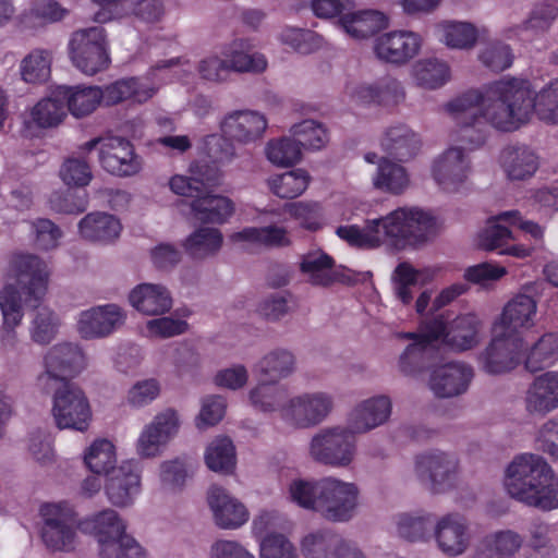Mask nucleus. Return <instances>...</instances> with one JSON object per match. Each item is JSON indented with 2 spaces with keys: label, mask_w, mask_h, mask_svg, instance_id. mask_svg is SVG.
Here are the masks:
<instances>
[{
  "label": "nucleus",
  "mask_w": 558,
  "mask_h": 558,
  "mask_svg": "<svg viewBox=\"0 0 558 558\" xmlns=\"http://www.w3.org/2000/svg\"><path fill=\"white\" fill-rule=\"evenodd\" d=\"M489 108L494 123L501 131H513L527 122L533 110L542 120L558 123V78L534 95L526 80H499L492 88Z\"/></svg>",
  "instance_id": "1"
},
{
  "label": "nucleus",
  "mask_w": 558,
  "mask_h": 558,
  "mask_svg": "<svg viewBox=\"0 0 558 558\" xmlns=\"http://www.w3.org/2000/svg\"><path fill=\"white\" fill-rule=\"evenodd\" d=\"M435 218L418 208H398L386 217L367 220L363 228L340 226L336 233L357 247H377L387 239L421 243L436 234Z\"/></svg>",
  "instance_id": "2"
},
{
  "label": "nucleus",
  "mask_w": 558,
  "mask_h": 558,
  "mask_svg": "<svg viewBox=\"0 0 558 558\" xmlns=\"http://www.w3.org/2000/svg\"><path fill=\"white\" fill-rule=\"evenodd\" d=\"M505 486L512 498L544 511L558 508V482L546 460L534 453L518 456L507 469Z\"/></svg>",
  "instance_id": "3"
},
{
  "label": "nucleus",
  "mask_w": 558,
  "mask_h": 558,
  "mask_svg": "<svg viewBox=\"0 0 558 558\" xmlns=\"http://www.w3.org/2000/svg\"><path fill=\"white\" fill-rule=\"evenodd\" d=\"M308 454L316 463L348 468L356 456L355 433L349 425L320 428L310 440Z\"/></svg>",
  "instance_id": "4"
},
{
  "label": "nucleus",
  "mask_w": 558,
  "mask_h": 558,
  "mask_svg": "<svg viewBox=\"0 0 558 558\" xmlns=\"http://www.w3.org/2000/svg\"><path fill=\"white\" fill-rule=\"evenodd\" d=\"M45 371L37 377V387L45 393L63 384H74L71 379L84 368L82 349L71 342L53 345L45 355Z\"/></svg>",
  "instance_id": "5"
},
{
  "label": "nucleus",
  "mask_w": 558,
  "mask_h": 558,
  "mask_svg": "<svg viewBox=\"0 0 558 558\" xmlns=\"http://www.w3.org/2000/svg\"><path fill=\"white\" fill-rule=\"evenodd\" d=\"M105 28L93 26L73 33L69 49L73 64L84 74L94 75L110 64Z\"/></svg>",
  "instance_id": "6"
},
{
  "label": "nucleus",
  "mask_w": 558,
  "mask_h": 558,
  "mask_svg": "<svg viewBox=\"0 0 558 558\" xmlns=\"http://www.w3.org/2000/svg\"><path fill=\"white\" fill-rule=\"evenodd\" d=\"M414 472L434 494H442L454 487L460 472V460L453 452L433 449L417 454Z\"/></svg>",
  "instance_id": "7"
},
{
  "label": "nucleus",
  "mask_w": 558,
  "mask_h": 558,
  "mask_svg": "<svg viewBox=\"0 0 558 558\" xmlns=\"http://www.w3.org/2000/svg\"><path fill=\"white\" fill-rule=\"evenodd\" d=\"M427 337L442 343L457 352L473 349L480 343L482 320L472 313L459 315L449 323L439 315L425 322Z\"/></svg>",
  "instance_id": "8"
},
{
  "label": "nucleus",
  "mask_w": 558,
  "mask_h": 558,
  "mask_svg": "<svg viewBox=\"0 0 558 558\" xmlns=\"http://www.w3.org/2000/svg\"><path fill=\"white\" fill-rule=\"evenodd\" d=\"M52 416L60 429L84 432L92 420V409L85 392L76 384L53 388Z\"/></svg>",
  "instance_id": "9"
},
{
  "label": "nucleus",
  "mask_w": 558,
  "mask_h": 558,
  "mask_svg": "<svg viewBox=\"0 0 558 558\" xmlns=\"http://www.w3.org/2000/svg\"><path fill=\"white\" fill-rule=\"evenodd\" d=\"M40 536L45 545L52 550H73L77 520L72 507L66 502L46 504L40 507Z\"/></svg>",
  "instance_id": "10"
},
{
  "label": "nucleus",
  "mask_w": 558,
  "mask_h": 558,
  "mask_svg": "<svg viewBox=\"0 0 558 558\" xmlns=\"http://www.w3.org/2000/svg\"><path fill=\"white\" fill-rule=\"evenodd\" d=\"M98 148L99 162L110 174L131 177L140 172L141 158L135 154L133 144L120 136L96 137L86 142L81 149L89 153Z\"/></svg>",
  "instance_id": "11"
},
{
  "label": "nucleus",
  "mask_w": 558,
  "mask_h": 558,
  "mask_svg": "<svg viewBox=\"0 0 558 558\" xmlns=\"http://www.w3.org/2000/svg\"><path fill=\"white\" fill-rule=\"evenodd\" d=\"M359 487L333 476L323 477L318 514L330 522H348L359 504Z\"/></svg>",
  "instance_id": "12"
},
{
  "label": "nucleus",
  "mask_w": 558,
  "mask_h": 558,
  "mask_svg": "<svg viewBox=\"0 0 558 558\" xmlns=\"http://www.w3.org/2000/svg\"><path fill=\"white\" fill-rule=\"evenodd\" d=\"M525 341L521 335L496 329V335L480 354V362L488 374L500 375L517 368L523 360Z\"/></svg>",
  "instance_id": "13"
},
{
  "label": "nucleus",
  "mask_w": 558,
  "mask_h": 558,
  "mask_svg": "<svg viewBox=\"0 0 558 558\" xmlns=\"http://www.w3.org/2000/svg\"><path fill=\"white\" fill-rule=\"evenodd\" d=\"M333 410V398L323 391L291 398L281 409L286 422L295 428H312L323 423Z\"/></svg>",
  "instance_id": "14"
},
{
  "label": "nucleus",
  "mask_w": 558,
  "mask_h": 558,
  "mask_svg": "<svg viewBox=\"0 0 558 558\" xmlns=\"http://www.w3.org/2000/svg\"><path fill=\"white\" fill-rule=\"evenodd\" d=\"M8 277L15 281L21 291L34 299H43L48 289L49 270L37 255L14 253L8 265Z\"/></svg>",
  "instance_id": "15"
},
{
  "label": "nucleus",
  "mask_w": 558,
  "mask_h": 558,
  "mask_svg": "<svg viewBox=\"0 0 558 558\" xmlns=\"http://www.w3.org/2000/svg\"><path fill=\"white\" fill-rule=\"evenodd\" d=\"M126 320L125 311L114 303L83 311L76 330L85 340L102 339L121 329Z\"/></svg>",
  "instance_id": "16"
},
{
  "label": "nucleus",
  "mask_w": 558,
  "mask_h": 558,
  "mask_svg": "<svg viewBox=\"0 0 558 558\" xmlns=\"http://www.w3.org/2000/svg\"><path fill=\"white\" fill-rule=\"evenodd\" d=\"M498 83L494 82L489 84L485 93H481L477 89H470L460 96L456 97L446 105L447 111L454 120L457 126L473 124H483L484 120H487L496 129L500 130L492 120L489 114V108L495 100L489 98L492 88Z\"/></svg>",
  "instance_id": "17"
},
{
  "label": "nucleus",
  "mask_w": 558,
  "mask_h": 558,
  "mask_svg": "<svg viewBox=\"0 0 558 558\" xmlns=\"http://www.w3.org/2000/svg\"><path fill=\"white\" fill-rule=\"evenodd\" d=\"M433 536L438 549L448 557H458L470 546V524L461 514L451 512L434 523Z\"/></svg>",
  "instance_id": "18"
},
{
  "label": "nucleus",
  "mask_w": 558,
  "mask_h": 558,
  "mask_svg": "<svg viewBox=\"0 0 558 558\" xmlns=\"http://www.w3.org/2000/svg\"><path fill=\"white\" fill-rule=\"evenodd\" d=\"M523 407L529 416L537 418L558 409V372L536 376L524 391Z\"/></svg>",
  "instance_id": "19"
},
{
  "label": "nucleus",
  "mask_w": 558,
  "mask_h": 558,
  "mask_svg": "<svg viewBox=\"0 0 558 558\" xmlns=\"http://www.w3.org/2000/svg\"><path fill=\"white\" fill-rule=\"evenodd\" d=\"M421 48V38L409 31H392L374 40L376 57L385 62L404 64L414 58Z\"/></svg>",
  "instance_id": "20"
},
{
  "label": "nucleus",
  "mask_w": 558,
  "mask_h": 558,
  "mask_svg": "<svg viewBox=\"0 0 558 558\" xmlns=\"http://www.w3.org/2000/svg\"><path fill=\"white\" fill-rule=\"evenodd\" d=\"M470 172V158L461 147L448 148L433 167L434 178L445 191H456L466 181Z\"/></svg>",
  "instance_id": "21"
},
{
  "label": "nucleus",
  "mask_w": 558,
  "mask_h": 558,
  "mask_svg": "<svg viewBox=\"0 0 558 558\" xmlns=\"http://www.w3.org/2000/svg\"><path fill=\"white\" fill-rule=\"evenodd\" d=\"M537 316V300L526 293H518L504 306L497 328L521 335L522 330L532 328Z\"/></svg>",
  "instance_id": "22"
},
{
  "label": "nucleus",
  "mask_w": 558,
  "mask_h": 558,
  "mask_svg": "<svg viewBox=\"0 0 558 558\" xmlns=\"http://www.w3.org/2000/svg\"><path fill=\"white\" fill-rule=\"evenodd\" d=\"M473 369L464 363H448L433 371L429 387L439 398L464 393L473 378Z\"/></svg>",
  "instance_id": "23"
},
{
  "label": "nucleus",
  "mask_w": 558,
  "mask_h": 558,
  "mask_svg": "<svg viewBox=\"0 0 558 558\" xmlns=\"http://www.w3.org/2000/svg\"><path fill=\"white\" fill-rule=\"evenodd\" d=\"M207 500L215 523L221 529H238L248 520L246 507L221 487L211 486L208 490Z\"/></svg>",
  "instance_id": "24"
},
{
  "label": "nucleus",
  "mask_w": 558,
  "mask_h": 558,
  "mask_svg": "<svg viewBox=\"0 0 558 558\" xmlns=\"http://www.w3.org/2000/svg\"><path fill=\"white\" fill-rule=\"evenodd\" d=\"M267 129L266 118L252 110H239L225 117L222 133L236 142L248 144L262 138Z\"/></svg>",
  "instance_id": "25"
},
{
  "label": "nucleus",
  "mask_w": 558,
  "mask_h": 558,
  "mask_svg": "<svg viewBox=\"0 0 558 558\" xmlns=\"http://www.w3.org/2000/svg\"><path fill=\"white\" fill-rule=\"evenodd\" d=\"M179 429V417L174 410L167 409L155 416L154 421L143 430L137 445L142 457H155L159 447L165 445Z\"/></svg>",
  "instance_id": "26"
},
{
  "label": "nucleus",
  "mask_w": 558,
  "mask_h": 558,
  "mask_svg": "<svg viewBox=\"0 0 558 558\" xmlns=\"http://www.w3.org/2000/svg\"><path fill=\"white\" fill-rule=\"evenodd\" d=\"M407 339H413L414 342L409 344L399 357V369L408 376L415 375L426 369L436 353L435 339L427 337L425 323L423 324V333H404Z\"/></svg>",
  "instance_id": "27"
},
{
  "label": "nucleus",
  "mask_w": 558,
  "mask_h": 558,
  "mask_svg": "<svg viewBox=\"0 0 558 558\" xmlns=\"http://www.w3.org/2000/svg\"><path fill=\"white\" fill-rule=\"evenodd\" d=\"M391 407V401L386 396L367 399L353 409L348 425L355 434L369 432L389 418Z\"/></svg>",
  "instance_id": "28"
},
{
  "label": "nucleus",
  "mask_w": 558,
  "mask_h": 558,
  "mask_svg": "<svg viewBox=\"0 0 558 558\" xmlns=\"http://www.w3.org/2000/svg\"><path fill=\"white\" fill-rule=\"evenodd\" d=\"M129 300L145 315H162L172 307L171 294L162 284L141 283L131 291Z\"/></svg>",
  "instance_id": "29"
},
{
  "label": "nucleus",
  "mask_w": 558,
  "mask_h": 558,
  "mask_svg": "<svg viewBox=\"0 0 558 558\" xmlns=\"http://www.w3.org/2000/svg\"><path fill=\"white\" fill-rule=\"evenodd\" d=\"M106 476V494L111 504L118 507L129 505L140 488V476L133 465L124 462Z\"/></svg>",
  "instance_id": "30"
},
{
  "label": "nucleus",
  "mask_w": 558,
  "mask_h": 558,
  "mask_svg": "<svg viewBox=\"0 0 558 558\" xmlns=\"http://www.w3.org/2000/svg\"><path fill=\"white\" fill-rule=\"evenodd\" d=\"M344 32L355 39H366L387 27V16L377 10L345 11L339 19Z\"/></svg>",
  "instance_id": "31"
},
{
  "label": "nucleus",
  "mask_w": 558,
  "mask_h": 558,
  "mask_svg": "<svg viewBox=\"0 0 558 558\" xmlns=\"http://www.w3.org/2000/svg\"><path fill=\"white\" fill-rule=\"evenodd\" d=\"M522 536L512 530H500L481 538L475 550L477 558H512L522 547Z\"/></svg>",
  "instance_id": "32"
},
{
  "label": "nucleus",
  "mask_w": 558,
  "mask_h": 558,
  "mask_svg": "<svg viewBox=\"0 0 558 558\" xmlns=\"http://www.w3.org/2000/svg\"><path fill=\"white\" fill-rule=\"evenodd\" d=\"M381 147L391 158L404 162L417 154L420 140L408 125L396 124L386 130Z\"/></svg>",
  "instance_id": "33"
},
{
  "label": "nucleus",
  "mask_w": 558,
  "mask_h": 558,
  "mask_svg": "<svg viewBox=\"0 0 558 558\" xmlns=\"http://www.w3.org/2000/svg\"><path fill=\"white\" fill-rule=\"evenodd\" d=\"M500 165L510 180L531 178L538 168L537 156L524 145H509L501 150Z\"/></svg>",
  "instance_id": "34"
},
{
  "label": "nucleus",
  "mask_w": 558,
  "mask_h": 558,
  "mask_svg": "<svg viewBox=\"0 0 558 558\" xmlns=\"http://www.w3.org/2000/svg\"><path fill=\"white\" fill-rule=\"evenodd\" d=\"M234 213L233 202L207 192L191 203V215L201 223H223Z\"/></svg>",
  "instance_id": "35"
},
{
  "label": "nucleus",
  "mask_w": 558,
  "mask_h": 558,
  "mask_svg": "<svg viewBox=\"0 0 558 558\" xmlns=\"http://www.w3.org/2000/svg\"><path fill=\"white\" fill-rule=\"evenodd\" d=\"M296 369V356L284 348H276L260 357L256 364L257 374L267 381L279 383Z\"/></svg>",
  "instance_id": "36"
},
{
  "label": "nucleus",
  "mask_w": 558,
  "mask_h": 558,
  "mask_svg": "<svg viewBox=\"0 0 558 558\" xmlns=\"http://www.w3.org/2000/svg\"><path fill=\"white\" fill-rule=\"evenodd\" d=\"M223 244V235L217 228L199 227L183 242L185 253L193 260H205L216 256Z\"/></svg>",
  "instance_id": "37"
},
{
  "label": "nucleus",
  "mask_w": 558,
  "mask_h": 558,
  "mask_svg": "<svg viewBox=\"0 0 558 558\" xmlns=\"http://www.w3.org/2000/svg\"><path fill=\"white\" fill-rule=\"evenodd\" d=\"M83 238L94 242H110L117 239L121 231L120 221L112 215L92 213L78 223Z\"/></svg>",
  "instance_id": "38"
},
{
  "label": "nucleus",
  "mask_w": 558,
  "mask_h": 558,
  "mask_svg": "<svg viewBox=\"0 0 558 558\" xmlns=\"http://www.w3.org/2000/svg\"><path fill=\"white\" fill-rule=\"evenodd\" d=\"M59 94L66 102L69 111L76 118L90 114L101 102V88L98 86H59Z\"/></svg>",
  "instance_id": "39"
},
{
  "label": "nucleus",
  "mask_w": 558,
  "mask_h": 558,
  "mask_svg": "<svg viewBox=\"0 0 558 558\" xmlns=\"http://www.w3.org/2000/svg\"><path fill=\"white\" fill-rule=\"evenodd\" d=\"M231 241L248 242L267 248L286 247L291 244L287 229L277 225L244 228L233 233Z\"/></svg>",
  "instance_id": "40"
},
{
  "label": "nucleus",
  "mask_w": 558,
  "mask_h": 558,
  "mask_svg": "<svg viewBox=\"0 0 558 558\" xmlns=\"http://www.w3.org/2000/svg\"><path fill=\"white\" fill-rule=\"evenodd\" d=\"M332 267L333 259L322 251L303 255L300 264V269L308 276V281L314 286L322 287H327L338 280V275Z\"/></svg>",
  "instance_id": "41"
},
{
  "label": "nucleus",
  "mask_w": 558,
  "mask_h": 558,
  "mask_svg": "<svg viewBox=\"0 0 558 558\" xmlns=\"http://www.w3.org/2000/svg\"><path fill=\"white\" fill-rule=\"evenodd\" d=\"M558 354V335L545 333L523 353L524 368L536 373L548 366Z\"/></svg>",
  "instance_id": "42"
},
{
  "label": "nucleus",
  "mask_w": 558,
  "mask_h": 558,
  "mask_svg": "<svg viewBox=\"0 0 558 558\" xmlns=\"http://www.w3.org/2000/svg\"><path fill=\"white\" fill-rule=\"evenodd\" d=\"M253 45L247 39H236L231 46L229 53V71L235 72H263L266 70L267 61L264 54L251 52Z\"/></svg>",
  "instance_id": "43"
},
{
  "label": "nucleus",
  "mask_w": 558,
  "mask_h": 558,
  "mask_svg": "<svg viewBox=\"0 0 558 558\" xmlns=\"http://www.w3.org/2000/svg\"><path fill=\"white\" fill-rule=\"evenodd\" d=\"M32 121L39 128L47 129L57 126L66 116L65 104L59 87L50 96L39 100L32 109Z\"/></svg>",
  "instance_id": "44"
},
{
  "label": "nucleus",
  "mask_w": 558,
  "mask_h": 558,
  "mask_svg": "<svg viewBox=\"0 0 558 558\" xmlns=\"http://www.w3.org/2000/svg\"><path fill=\"white\" fill-rule=\"evenodd\" d=\"M343 538L332 531L320 530L306 535L302 541L305 558H333Z\"/></svg>",
  "instance_id": "45"
},
{
  "label": "nucleus",
  "mask_w": 558,
  "mask_h": 558,
  "mask_svg": "<svg viewBox=\"0 0 558 558\" xmlns=\"http://www.w3.org/2000/svg\"><path fill=\"white\" fill-rule=\"evenodd\" d=\"M235 461V448L230 438L217 437L208 445L205 463L209 470L229 474L234 470Z\"/></svg>",
  "instance_id": "46"
},
{
  "label": "nucleus",
  "mask_w": 558,
  "mask_h": 558,
  "mask_svg": "<svg viewBox=\"0 0 558 558\" xmlns=\"http://www.w3.org/2000/svg\"><path fill=\"white\" fill-rule=\"evenodd\" d=\"M0 308L3 316V327L5 333L2 337L5 347H13L15 342V332L13 328L16 327L22 319V306L17 292L8 287L0 292Z\"/></svg>",
  "instance_id": "47"
},
{
  "label": "nucleus",
  "mask_w": 558,
  "mask_h": 558,
  "mask_svg": "<svg viewBox=\"0 0 558 558\" xmlns=\"http://www.w3.org/2000/svg\"><path fill=\"white\" fill-rule=\"evenodd\" d=\"M84 461L94 474L107 475L117 469L114 446L107 439H97L87 449Z\"/></svg>",
  "instance_id": "48"
},
{
  "label": "nucleus",
  "mask_w": 558,
  "mask_h": 558,
  "mask_svg": "<svg viewBox=\"0 0 558 558\" xmlns=\"http://www.w3.org/2000/svg\"><path fill=\"white\" fill-rule=\"evenodd\" d=\"M409 184L405 169L387 158H381L378 163L374 186L393 194H400Z\"/></svg>",
  "instance_id": "49"
},
{
  "label": "nucleus",
  "mask_w": 558,
  "mask_h": 558,
  "mask_svg": "<svg viewBox=\"0 0 558 558\" xmlns=\"http://www.w3.org/2000/svg\"><path fill=\"white\" fill-rule=\"evenodd\" d=\"M435 523L432 513L409 514L399 517L398 533L408 542H422L430 537Z\"/></svg>",
  "instance_id": "50"
},
{
  "label": "nucleus",
  "mask_w": 558,
  "mask_h": 558,
  "mask_svg": "<svg viewBox=\"0 0 558 558\" xmlns=\"http://www.w3.org/2000/svg\"><path fill=\"white\" fill-rule=\"evenodd\" d=\"M310 180L306 170L295 169L271 178L268 183L274 194L280 198H294L307 189Z\"/></svg>",
  "instance_id": "51"
},
{
  "label": "nucleus",
  "mask_w": 558,
  "mask_h": 558,
  "mask_svg": "<svg viewBox=\"0 0 558 558\" xmlns=\"http://www.w3.org/2000/svg\"><path fill=\"white\" fill-rule=\"evenodd\" d=\"M322 487L323 478H295L290 482L288 493L291 501L299 507L318 512Z\"/></svg>",
  "instance_id": "52"
},
{
  "label": "nucleus",
  "mask_w": 558,
  "mask_h": 558,
  "mask_svg": "<svg viewBox=\"0 0 558 558\" xmlns=\"http://www.w3.org/2000/svg\"><path fill=\"white\" fill-rule=\"evenodd\" d=\"M60 322L58 315L50 308L37 307L29 328L34 342L47 345L57 336Z\"/></svg>",
  "instance_id": "53"
},
{
  "label": "nucleus",
  "mask_w": 558,
  "mask_h": 558,
  "mask_svg": "<svg viewBox=\"0 0 558 558\" xmlns=\"http://www.w3.org/2000/svg\"><path fill=\"white\" fill-rule=\"evenodd\" d=\"M362 95L364 98L386 106L398 105L405 97L401 83L393 77H384L376 84L364 87Z\"/></svg>",
  "instance_id": "54"
},
{
  "label": "nucleus",
  "mask_w": 558,
  "mask_h": 558,
  "mask_svg": "<svg viewBox=\"0 0 558 558\" xmlns=\"http://www.w3.org/2000/svg\"><path fill=\"white\" fill-rule=\"evenodd\" d=\"M414 77L418 85L426 88H437L449 80L448 65L437 59L418 61L413 68Z\"/></svg>",
  "instance_id": "55"
},
{
  "label": "nucleus",
  "mask_w": 558,
  "mask_h": 558,
  "mask_svg": "<svg viewBox=\"0 0 558 558\" xmlns=\"http://www.w3.org/2000/svg\"><path fill=\"white\" fill-rule=\"evenodd\" d=\"M266 156L275 166L291 167L301 160L302 149L294 138L283 137L267 143Z\"/></svg>",
  "instance_id": "56"
},
{
  "label": "nucleus",
  "mask_w": 558,
  "mask_h": 558,
  "mask_svg": "<svg viewBox=\"0 0 558 558\" xmlns=\"http://www.w3.org/2000/svg\"><path fill=\"white\" fill-rule=\"evenodd\" d=\"M90 522L93 524V533L99 545L125 533V524L117 511L112 509L98 512Z\"/></svg>",
  "instance_id": "57"
},
{
  "label": "nucleus",
  "mask_w": 558,
  "mask_h": 558,
  "mask_svg": "<svg viewBox=\"0 0 558 558\" xmlns=\"http://www.w3.org/2000/svg\"><path fill=\"white\" fill-rule=\"evenodd\" d=\"M300 148L320 149L328 143V133L324 125L315 120H304L291 128Z\"/></svg>",
  "instance_id": "58"
},
{
  "label": "nucleus",
  "mask_w": 558,
  "mask_h": 558,
  "mask_svg": "<svg viewBox=\"0 0 558 558\" xmlns=\"http://www.w3.org/2000/svg\"><path fill=\"white\" fill-rule=\"evenodd\" d=\"M50 53L46 50L36 49L27 54L21 64V74L27 83H41L50 75Z\"/></svg>",
  "instance_id": "59"
},
{
  "label": "nucleus",
  "mask_w": 558,
  "mask_h": 558,
  "mask_svg": "<svg viewBox=\"0 0 558 558\" xmlns=\"http://www.w3.org/2000/svg\"><path fill=\"white\" fill-rule=\"evenodd\" d=\"M100 558H145L142 546L129 534L99 545Z\"/></svg>",
  "instance_id": "60"
},
{
  "label": "nucleus",
  "mask_w": 558,
  "mask_h": 558,
  "mask_svg": "<svg viewBox=\"0 0 558 558\" xmlns=\"http://www.w3.org/2000/svg\"><path fill=\"white\" fill-rule=\"evenodd\" d=\"M277 384L263 379V383L250 391L252 404L263 412L277 410L286 397L284 389Z\"/></svg>",
  "instance_id": "61"
},
{
  "label": "nucleus",
  "mask_w": 558,
  "mask_h": 558,
  "mask_svg": "<svg viewBox=\"0 0 558 558\" xmlns=\"http://www.w3.org/2000/svg\"><path fill=\"white\" fill-rule=\"evenodd\" d=\"M505 219L498 215L488 220V225L478 233V247L484 251H495L504 247L509 240L513 239L510 226H504Z\"/></svg>",
  "instance_id": "62"
},
{
  "label": "nucleus",
  "mask_w": 558,
  "mask_h": 558,
  "mask_svg": "<svg viewBox=\"0 0 558 558\" xmlns=\"http://www.w3.org/2000/svg\"><path fill=\"white\" fill-rule=\"evenodd\" d=\"M290 298L288 293H271L258 303L256 313L267 323H279L293 312Z\"/></svg>",
  "instance_id": "63"
},
{
  "label": "nucleus",
  "mask_w": 558,
  "mask_h": 558,
  "mask_svg": "<svg viewBox=\"0 0 558 558\" xmlns=\"http://www.w3.org/2000/svg\"><path fill=\"white\" fill-rule=\"evenodd\" d=\"M442 37L451 48L469 49L476 43L477 31L468 22H447L442 25Z\"/></svg>",
  "instance_id": "64"
}]
</instances>
